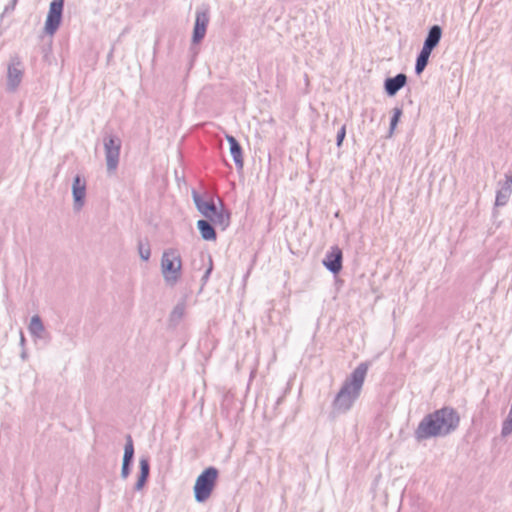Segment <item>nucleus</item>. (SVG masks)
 <instances>
[{"instance_id":"1a4fd4ad","label":"nucleus","mask_w":512,"mask_h":512,"mask_svg":"<svg viewBox=\"0 0 512 512\" xmlns=\"http://www.w3.org/2000/svg\"><path fill=\"white\" fill-rule=\"evenodd\" d=\"M342 261V250L338 246H333L326 253L322 263L329 272L336 275L342 270Z\"/></svg>"},{"instance_id":"6e6552de","label":"nucleus","mask_w":512,"mask_h":512,"mask_svg":"<svg viewBox=\"0 0 512 512\" xmlns=\"http://www.w3.org/2000/svg\"><path fill=\"white\" fill-rule=\"evenodd\" d=\"M209 23V10L208 8H201L196 10L195 23L192 33V42L194 44L203 40L206 34L207 26Z\"/></svg>"},{"instance_id":"9b49d317","label":"nucleus","mask_w":512,"mask_h":512,"mask_svg":"<svg viewBox=\"0 0 512 512\" xmlns=\"http://www.w3.org/2000/svg\"><path fill=\"white\" fill-rule=\"evenodd\" d=\"M126 443L124 446V454L122 459L121 477L126 479L131 472V466L134 460V443L132 436L127 434L125 437Z\"/></svg>"},{"instance_id":"2eb2a0df","label":"nucleus","mask_w":512,"mask_h":512,"mask_svg":"<svg viewBox=\"0 0 512 512\" xmlns=\"http://www.w3.org/2000/svg\"><path fill=\"white\" fill-rule=\"evenodd\" d=\"M442 38V28L441 26L435 24L431 26L428 30V33L424 39V43L422 48L433 51Z\"/></svg>"},{"instance_id":"7ed1b4c3","label":"nucleus","mask_w":512,"mask_h":512,"mask_svg":"<svg viewBox=\"0 0 512 512\" xmlns=\"http://www.w3.org/2000/svg\"><path fill=\"white\" fill-rule=\"evenodd\" d=\"M218 469L210 466L204 469L196 478L194 484V497L198 503L205 502L210 496L216 485L218 478Z\"/></svg>"},{"instance_id":"39448f33","label":"nucleus","mask_w":512,"mask_h":512,"mask_svg":"<svg viewBox=\"0 0 512 512\" xmlns=\"http://www.w3.org/2000/svg\"><path fill=\"white\" fill-rule=\"evenodd\" d=\"M105 159L108 172H114L119 164L122 141L114 134H106L103 138Z\"/></svg>"},{"instance_id":"20e7f679","label":"nucleus","mask_w":512,"mask_h":512,"mask_svg":"<svg viewBox=\"0 0 512 512\" xmlns=\"http://www.w3.org/2000/svg\"><path fill=\"white\" fill-rule=\"evenodd\" d=\"M182 261L179 253L174 249L164 251L161 258V269L165 281L174 285L181 276Z\"/></svg>"},{"instance_id":"4468645a","label":"nucleus","mask_w":512,"mask_h":512,"mask_svg":"<svg viewBox=\"0 0 512 512\" xmlns=\"http://www.w3.org/2000/svg\"><path fill=\"white\" fill-rule=\"evenodd\" d=\"M193 202L197 210L206 218H211L218 208L213 199L204 200L196 191L192 192Z\"/></svg>"},{"instance_id":"c756f323","label":"nucleus","mask_w":512,"mask_h":512,"mask_svg":"<svg viewBox=\"0 0 512 512\" xmlns=\"http://www.w3.org/2000/svg\"><path fill=\"white\" fill-rule=\"evenodd\" d=\"M22 358L24 359L26 357V354L25 353H22Z\"/></svg>"},{"instance_id":"b1692460","label":"nucleus","mask_w":512,"mask_h":512,"mask_svg":"<svg viewBox=\"0 0 512 512\" xmlns=\"http://www.w3.org/2000/svg\"><path fill=\"white\" fill-rule=\"evenodd\" d=\"M401 115H402V108H400V107L393 108V115L391 117L390 127H389L390 134H392L394 129L396 128Z\"/></svg>"},{"instance_id":"a878e982","label":"nucleus","mask_w":512,"mask_h":512,"mask_svg":"<svg viewBox=\"0 0 512 512\" xmlns=\"http://www.w3.org/2000/svg\"><path fill=\"white\" fill-rule=\"evenodd\" d=\"M345 136H346V126L343 125L337 132V136H336V145L337 147H341L342 146V143L345 139Z\"/></svg>"},{"instance_id":"412c9836","label":"nucleus","mask_w":512,"mask_h":512,"mask_svg":"<svg viewBox=\"0 0 512 512\" xmlns=\"http://www.w3.org/2000/svg\"><path fill=\"white\" fill-rule=\"evenodd\" d=\"M29 331H30L31 335L38 337V338H42V335L45 331V327H44V324H43L40 316L34 315L31 318L30 324H29Z\"/></svg>"},{"instance_id":"5701e85b","label":"nucleus","mask_w":512,"mask_h":512,"mask_svg":"<svg viewBox=\"0 0 512 512\" xmlns=\"http://www.w3.org/2000/svg\"><path fill=\"white\" fill-rule=\"evenodd\" d=\"M139 475L149 478L150 475V462L148 457H141L139 459Z\"/></svg>"},{"instance_id":"a211bd4d","label":"nucleus","mask_w":512,"mask_h":512,"mask_svg":"<svg viewBox=\"0 0 512 512\" xmlns=\"http://www.w3.org/2000/svg\"><path fill=\"white\" fill-rule=\"evenodd\" d=\"M197 228L202 239L206 241H215L217 238V233L215 231L214 226L210 221L201 219L197 221Z\"/></svg>"},{"instance_id":"f03ea898","label":"nucleus","mask_w":512,"mask_h":512,"mask_svg":"<svg viewBox=\"0 0 512 512\" xmlns=\"http://www.w3.org/2000/svg\"><path fill=\"white\" fill-rule=\"evenodd\" d=\"M368 369L369 364L361 362L344 380L331 404L330 415L332 418L346 414L352 409L360 397Z\"/></svg>"},{"instance_id":"cd10ccee","label":"nucleus","mask_w":512,"mask_h":512,"mask_svg":"<svg viewBox=\"0 0 512 512\" xmlns=\"http://www.w3.org/2000/svg\"><path fill=\"white\" fill-rule=\"evenodd\" d=\"M212 269H213V261H212V258L209 257V266L206 269V271H205V273H204V275L202 276V279H201L203 284H205L207 282V280H208V278H209V276H210V274L212 272Z\"/></svg>"},{"instance_id":"6ab92c4d","label":"nucleus","mask_w":512,"mask_h":512,"mask_svg":"<svg viewBox=\"0 0 512 512\" xmlns=\"http://www.w3.org/2000/svg\"><path fill=\"white\" fill-rule=\"evenodd\" d=\"M186 303L184 300L178 302L169 315L170 326L176 327L184 317Z\"/></svg>"},{"instance_id":"dca6fc26","label":"nucleus","mask_w":512,"mask_h":512,"mask_svg":"<svg viewBox=\"0 0 512 512\" xmlns=\"http://www.w3.org/2000/svg\"><path fill=\"white\" fill-rule=\"evenodd\" d=\"M226 140L230 146V154L233 157L234 163L238 169H242L244 166L243 151L242 147L237 139L232 135H226Z\"/></svg>"},{"instance_id":"0eeeda50","label":"nucleus","mask_w":512,"mask_h":512,"mask_svg":"<svg viewBox=\"0 0 512 512\" xmlns=\"http://www.w3.org/2000/svg\"><path fill=\"white\" fill-rule=\"evenodd\" d=\"M64 0H52L45 21V32L53 35L59 28L63 15Z\"/></svg>"},{"instance_id":"393cba45","label":"nucleus","mask_w":512,"mask_h":512,"mask_svg":"<svg viewBox=\"0 0 512 512\" xmlns=\"http://www.w3.org/2000/svg\"><path fill=\"white\" fill-rule=\"evenodd\" d=\"M511 433H512V418L507 417L503 422L501 434H502V436L505 437V436L510 435Z\"/></svg>"},{"instance_id":"4be33fe9","label":"nucleus","mask_w":512,"mask_h":512,"mask_svg":"<svg viewBox=\"0 0 512 512\" xmlns=\"http://www.w3.org/2000/svg\"><path fill=\"white\" fill-rule=\"evenodd\" d=\"M139 256L143 261H148L151 256V249L148 239L138 241Z\"/></svg>"},{"instance_id":"bb28decb","label":"nucleus","mask_w":512,"mask_h":512,"mask_svg":"<svg viewBox=\"0 0 512 512\" xmlns=\"http://www.w3.org/2000/svg\"><path fill=\"white\" fill-rule=\"evenodd\" d=\"M147 480H148V477L142 476V475H138V479H137V481L135 483L134 489L136 491L142 490L143 487L145 486Z\"/></svg>"},{"instance_id":"c85d7f7f","label":"nucleus","mask_w":512,"mask_h":512,"mask_svg":"<svg viewBox=\"0 0 512 512\" xmlns=\"http://www.w3.org/2000/svg\"><path fill=\"white\" fill-rule=\"evenodd\" d=\"M17 2L18 0H11L10 3L5 6L3 15L13 11L15 9Z\"/></svg>"},{"instance_id":"ddd939ff","label":"nucleus","mask_w":512,"mask_h":512,"mask_svg":"<svg viewBox=\"0 0 512 512\" xmlns=\"http://www.w3.org/2000/svg\"><path fill=\"white\" fill-rule=\"evenodd\" d=\"M407 84V76L404 73H398L394 77H388L384 81L385 93L392 97L395 96Z\"/></svg>"},{"instance_id":"f8f14e48","label":"nucleus","mask_w":512,"mask_h":512,"mask_svg":"<svg viewBox=\"0 0 512 512\" xmlns=\"http://www.w3.org/2000/svg\"><path fill=\"white\" fill-rule=\"evenodd\" d=\"M500 189L496 192L495 207L505 206L512 194V173L505 174L504 182H500Z\"/></svg>"},{"instance_id":"f257e3e1","label":"nucleus","mask_w":512,"mask_h":512,"mask_svg":"<svg viewBox=\"0 0 512 512\" xmlns=\"http://www.w3.org/2000/svg\"><path fill=\"white\" fill-rule=\"evenodd\" d=\"M459 424V413L453 407L444 406L423 417L414 431V438L421 442L431 438L446 437L456 431Z\"/></svg>"},{"instance_id":"f3484780","label":"nucleus","mask_w":512,"mask_h":512,"mask_svg":"<svg viewBox=\"0 0 512 512\" xmlns=\"http://www.w3.org/2000/svg\"><path fill=\"white\" fill-rule=\"evenodd\" d=\"M221 208L216 209L215 214L211 216L210 221L214 224L220 226L223 230L226 229L230 224V212L224 208L223 202L221 199H218Z\"/></svg>"},{"instance_id":"aec40b11","label":"nucleus","mask_w":512,"mask_h":512,"mask_svg":"<svg viewBox=\"0 0 512 512\" xmlns=\"http://www.w3.org/2000/svg\"><path fill=\"white\" fill-rule=\"evenodd\" d=\"M432 51L422 48L416 57L415 73L420 75L428 65Z\"/></svg>"},{"instance_id":"9d476101","label":"nucleus","mask_w":512,"mask_h":512,"mask_svg":"<svg viewBox=\"0 0 512 512\" xmlns=\"http://www.w3.org/2000/svg\"><path fill=\"white\" fill-rule=\"evenodd\" d=\"M73 206L76 211L82 209L85 204L86 180L77 174L72 183Z\"/></svg>"},{"instance_id":"423d86ee","label":"nucleus","mask_w":512,"mask_h":512,"mask_svg":"<svg viewBox=\"0 0 512 512\" xmlns=\"http://www.w3.org/2000/svg\"><path fill=\"white\" fill-rule=\"evenodd\" d=\"M24 76V66L19 56H12L7 66L6 90L15 92L22 82Z\"/></svg>"}]
</instances>
